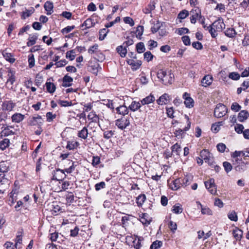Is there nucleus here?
Here are the masks:
<instances>
[{
	"label": "nucleus",
	"instance_id": "0eeeda50",
	"mask_svg": "<svg viewBox=\"0 0 249 249\" xmlns=\"http://www.w3.org/2000/svg\"><path fill=\"white\" fill-rule=\"evenodd\" d=\"M16 107V103L12 100H4L1 104V109L3 112H11Z\"/></svg>",
	"mask_w": 249,
	"mask_h": 249
},
{
	"label": "nucleus",
	"instance_id": "72a5a7b5",
	"mask_svg": "<svg viewBox=\"0 0 249 249\" xmlns=\"http://www.w3.org/2000/svg\"><path fill=\"white\" fill-rule=\"evenodd\" d=\"M38 38V35L37 33L33 35H30L28 38V41L26 43L28 47L32 46L36 43V40Z\"/></svg>",
	"mask_w": 249,
	"mask_h": 249
},
{
	"label": "nucleus",
	"instance_id": "c85d7f7f",
	"mask_svg": "<svg viewBox=\"0 0 249 249\" xmlns=\"http://www.w3.org/2000/svg\"><path fill=\"white\" fill-rule=\"evenodd\" d=\"M2 55L5 59L10 63L11 64L14 63L16 59L14 57V55L12 53H7L6 50H3L2 52Z\"/></svg>",
	"mask_w": 249,
	"mask_h": 249
},
{
	"label": "nucleus",
	"instance_id": "9d476101",
	"mask_svg": "<svg viewBox=\"0 0 249 249\" xmlns=\"http://www.w3.org/2000/svg\"><path fill=\"white\" fill-rule=\"evenodd\" d=\"M43 124V120L40 115H37L36 116H32L29 118L27 124L29 126H42Z\"/></svg>",
	"mask_w": 249,
	"mask_h": 249
},
{
	"label": "nucleus",
	"instance_id": "f8f14e48",
	"mask_svg": "<svg viewBox=\"0 0 249 249\" xmlns=\"http://www.w3.org/2000/svg\"><path fill=\"white\" fill-rule=\"evenodd\" d=\"M205 185L208 192L211 194L215 195L217 192L216 186L214 182V179L211 178L205 182Z\"/></svg>",
	"mask_w": 249,
	"mask_h": 249
},
{
	"label": "nucleus",
	"instance_id": "09e8293b",
	"mask_svg": "<svg viewBox=\"0 0 249 249\" xmlns=\"http://www.w3.org/2000/svg\"><path fill=\"white\" fill-rule=\"evenodd\" d=\"M249 164V162L242 161L239 163V165L235 167V169L238 172H243L247 169V165Z\"/></svg>",
	"mask_w": 249,
	"mask_h": 249
},
{
	"label": "nucleus",
	"instance_id": "37998d69",
	"mask_svg": "<svg viewBox=\"0 0 249 249\" xmlns=\"http://www.w3.org/2000/svg\"><path fill=\"white\" fill-rule=\"evenodd\" d=\"M33 160L35 162L36 173H39L42 169L41 165L43 163V158L40 157L36 161L35 160Z\"/></svg>",
	"mask_w": 249,
	"mask_h": 249
},
{
	"label": "nucleus",
	"instance_id": "20e7f679",
	"mask_svg": "<svg viewBox=\"0 0 249 249\" xmlns=\"http://www.w3.org/2000/svg\"><path fill=\"white\" fill-rule=\"evenodd\" d=\"M114 100H110V108L113 112L117 113L118 114L124 116L128 113V108L125 105L116 106L114 105Z\"/></svg>",
	"mask_w": 249,
	"mask_h": 249
},
{
	"label": "nucleus",
	"instance_id": "bb28decb",
	"mask_svg": "<svg viewBox=\"0 0 249 249\" xmlns=\"http://www.w3.org/2000/svg\"><path fill=\"white\" fill-rule=\"evenodd\" d=\"M155 100V98L154 95L150 93V95L141 100V102L142 106L148 105L150 103H154Z\"/></svg>",
	"mask_w": 249,
	"mask_h": 249
},
{
	"label": "nucleus",
	"instance_id": "5701e85b",
	"mask_svg": "<svg viewBox=\"0 0 249 249\" xmlns=\"http://www.w3.org/2000/svg\"><path fill=\"white\" fill-rule=\"evenodd\" d=\"M88 127L84 126L80 130L78 131L77 136L78 138L81 139L86 140L88 138V135H90V134L89 133ZM89 128H91L90 127Z\"/></svg>",
	"mask_w": 249,
	"mask_h": 249
},
{
	"label": "nucleus",
	"instance_id": "3c124183",
	"mask_svg": "<svg viewBox=\"0 0 249 249\" xmlns=\"http://www.w3.org/2000/svg\"><path fill=\"white\" fill-rule=\"evenodd\" d=\"M182 206L179 203H176L175 205H174L173 206L172 210V212L176 213V214H178V213H182Z\"/></svg>",
	"mask_w": 249,
	"mask_h": 249
},
{
	"label": "nucleus",
	"instance_id": "423d86ee",
	"mask_svg": "<svg viewBox=\"0 0 249 249\" xmlns=\"http://www.w3.org/2000/svg\"><path fill=\"white\" fill-rule=\"evenodd\" d=\"M228 112V108L226 106L222 103L217 104L214 109L213 115L217 118H220Z\"/></svg>",
	"mask_w": 249,
	"mask_h": 249
},
{
	"label": "nucleus",
	"instance_id": "e433bc0d",
	"mask_svg": "<svg viewBox=\"0 0 249 249\" xmlns=\"http://www.w3.org/2000/svg\"><path fill=\"white\" fill-rule=\"evenodd\" d=\"M249 112L246 110H242L239 112L237 119L240 122H243L249 117Z\"/></svg>",
	"mask_w": 249,
	"mask_h": 249
},
{
	"label": "nucleus",
	"instance_id": "2f4dec72",
	"mask_svg": "<svg viewBox=\"0 0 249 249\" xmlns=\"http://www.w3.org/2000/svg\"><path fill=\"white\" fill-rule=\"evenodd\" d=\"M23 236V230H21V231H18L17 232V234L16 236V238L14 240L15 242V244L18 247H20L19 246H21L22 244V238Z\"/></svg>",
	"mask_w": 249,
	"mask_h": 249
},
{
	"label": "nucleus",
	"instance_id": "13d9d810",
	"mask_svg": "<svg viewBox=\"0 0 249 249\" xmlns=\"http://www.w3.org/2000/svg\"><path fill=\"white\" fill-rule=\"evenodd\" d=\"M162 23H160L159 21H157L156 23H155L153 26L151 28V32L152 33H157L159 31Z\"/></svg>",
	"mask_w": 249,
	"mask_h": 249
},
{
	"label": "nucleus",
	"instance_id": "a878e982",
	"mask_svg": "<svg viewBox=\"0 0 249 249\" xmlns=\"http://www.w3.org/2000/svg\"><path fill=\"white\" fill-rule=\"evenodd\" d=\"M197 206H200L201 212L203 215H213V211L207 206H204L199 201H196Z\"/></svg>",
	"mask_w": 249,
	"mask_h": 249
},
{
	"label": "nucleus",
	"instance_id": "b1692460",
	"mask_svg": "<svg viewBox=\"0 0 249 249\" xmlns=\"http://www.w3.org/2000/svg\"><path fill=\"white\" fill-rule=\"evenodd\" d=\"M62 86L63 87H69L72 85L73 78L68 74H66L62 79Z\"/></svg>",
	"mask_w": 249,
	"mask_h": 249
},
{
	"label": "nucleus",
	"instance_id": "4c0bfd02",
	"mask_svg": "<svg viewBox=\"0 0 249 249\" xmlns=\"http://www.w3.org/2000/svg\"><path fill=\"white\" fill-rule=\"evenodd\" d=\"M171 150H172L173 155L174 154H175L176 156H179L182 148L179 143L176 142V144L171 146Z\"/></svg>",
	"mask_w": 249,
	"mask_h": 249
},
{
	"label": "nucleus",
	"instance_id": "ea45409f",
	"mask_svg": "<svg viewBox=\"0 0 249 249\" xmlns=\"http://www.w3.org/2000/svg\"><path fill=\"white\" fill-rule=\"evenodd\" d=\"M139 217L143 225H148L151 222L150 220L148 219V214L147 213H142L139 214Z\"/></svg>",
	"mask_w": 249,
	"mask_h": 249
},
{
	"label": "nucleus",
	"instance_id": "8fccbe9b",
	"mask_svg": "<svg viewBox=\"0 0 249 249\" xmlns=\"http://www.w3.org/2000/svg\"><path fill=\"white\" fill-rule=\"evenodd\" d=\"M47 90L50 93L54 92L56 89V87L54 84L50 82H47L45 84Z\"/></svg>",
	"mask_w": 249,
	"mask_h": 249
},
{
	"label": "nucleus",
	"instance_id": "58836bf2",
	"mask_svg": "<svg viewBox=\"0 0 249 249\" xmlns=\"http://www.w3.org/2000/svg\"><path fill=\"white\" fill-rule=\"evenodd\" d=\"M65 198L66 200L67 204L71 205L72 203L75 201V196L72 192H67L65 195Z\"/></svg>",
	"mask_w": 249,
	"mask_h": 249
},
{
	"label": "nucleus",
	"instance_id": "bf43d9fd",
	"mask_svg": "<svg viewBox=\"0 0 249 249\" xmlns=\"http://www.w3.org/2000/svg\"><path fill=\"white\" fill-rule=\"evenodd\" d=\"M163 245V242L160 240H156L152 243L150 249H159Z\"/></svg>",
	"mask_w": 249,
	"mask_h": 249
},
{
	"label": "nucleus",
	"instance_id": "9b49d317",
	"mask_svg": "<svg viewBox=\"0 0 249 249\" xmlns=\"http://www.w3.org/2000/svg\"><path fill=\"white\" fill-rule=\"evenodd\" d=\"M201 9L198 6H195L191 11L190 21L191 23L195 24L201 16Z\"/></svg>",
	"mask_w": 249,
	"mask_h": 249
},
{
	"label": "nucleus",
	"instance_id": "49530a36",
	"mask_svg": "<svg viewBox=\"0 0 249 249\" xmlns=\"http://www.w3.org/2000/svg\"><path fill=\"white\" fill-rule=\"evenodd\" d=\"M145 200V195H144V194H141L136 197V201L137 206L139 207H142Z\"/></svg>",
	"mask_w": 249,
	"mask_h": 249
},
{
	"label": "nucleus",
	"instance_id": "f03ea898",
	"mask_svg": "<svg viewBox=\"0 0 249 249\" xmlns=\"http://www.w3.org/2000/svg\"><path fill=\"white\" fill-rule=\"evenodd\" d=\"M125 240L128 245L133 247L135 249H140L142 247V242L144 238L142 236L133 235L126 236Z\"/></svg>",
	"mask_w": 249,
	"mask_h": 249
},
{
	"label": "nucleus",
	"instance_id": "2eb2a0df",
	"mask_svg": "<svg viewBox=\"0 0 249 249\" xmlns=\"http://www.w3.org/2000/svg\"><path fill=\"white\" fill-rule=\"evenodd\" d=\"M185 118L187 120V125L185 126L183 129L179 128L176 130L174 133L176 137L179 136L182 138L183 133L187 131V130H188L191 128V122L190 121L189 117L188 115H185Z\"/></svg>",
	"mask_w": 249,
	"mask_h": 249
},
{
	"label": "nucleus",
	"instance_id": "de8ad7c7",
	"mask_svg": "<svg viewBox=\"0 0 249 249\" xmlns=\"http://www.w3.org/2000/svg\"><path fill=\"white\" fill-rule=\"evenodd\" d=\"M117 52L123 58H124V57L126 56V54L127 52L126 48L125 45H124V46L120 45L117 47Z\"/></svg>",
	"mask_w": 249,
	"mask_h": 249
},
{
	"label": "nucleus",
	"instance_id": "a19ab883",
	"mask_svg": "<svg viewBox=\"0 0 249 249\" xmlns=\"http://www.w3.org/2000/svg\"><path fill=\"white\" fill-rule=\"evenodd\" d=\"M155 8V3L154 1H150L149 3L144 9L142 11L145 14L151 13L152 10Z\"/></svg>",
	"mask_w": 249,
	"mask_h": 249
},
{
	"label": "nucleus",
	"instance_id": "6e6d98bb",
	"mask_svg": "<svg viewBox=\"0 0 249 249\" xmlns=\"http://www.w3.org/2000/svg\"><path fill=\"white\" fill-rule=\"evenodd\" d=\"M3 246L6 249H20L22 248L21 247H18L15 244H14L13 242L10 241L6 242Z\"/></svg>",
	"mask_w": 249,
	"mask_h": 249
},
{
	"label": "nucleus",
	"instance_id": "338daca9",
	"mask_svg": "<svg viewBox=\"0 0 249 249\" xmlns=\"http://www.w3.org/2000/svg\"><path fill=\"white\" fill-rule=\"evenodd\" d=\"M28 62L29 63L28 66L30 68H32L35 66V59L33 54L31 53L28 55Z\"/></svg>",
	"mask_w": 249,
	"mask_h": 249
},
{
	"label": "nucleus",
	"instance_id": "f257e3e1",
	"mask_svg": "<svg viewBox=\"0 0 249 249\" xmlns=\"http://www.w3.org/2000/svg\"><path fill=\"white\" fill-rule=\"evenodd\" d=\"M77 165V164L76 162L72 161L71 165L69 168L64 169L55 168V170L52 172L51 180L58 181L60 183L61 181L65 178H69L68 174L72 173L75 170Z\"/></svg>",
	"mask_w": 249,
	"mask_h": 249
},
{
	"label": "nucleus",
	"instance_id": "7c9ffc66",
	"mask_svg": "<svg viewBox=\"0 0 249 249\" xmlns=\"http://www.w3.org/2000/svg\"><path fill=\"white\" fill-rule=\"evenodd\" d=\"M105 28H103L100 30L99 32V39L100 40H103L104 39L105 37L107 36V34L109 32L108 28L109 27V23L105 24Z\"/></svg>",
	"mask_w": 249,
	"mask_h": 249
},
{
	"label": "nucleus",
	"instance_id": "603ef678",
	"mask_svg": "<svg viewBox=\"0 0 249 249\" xmlns=\"http://www.w3.org/2000/svg\"><path fill=\"white\" fill-rule=\"evenodd\" d=\"M10 140L8 138H5L0 141V149L2 150H5L10 145Z\"/></svg>",
	"mask_w": 249,
	"mask_h": 249
},
{
	"label": "nucleus",
	"instance_id": "5fc2aeb1",
	"mask_svg": "<svg viewBox=\"0 0 249 249\" xmlns=\"http://www.w3.org/2000/svg\"><path fill=\"white\" fill-rule=\"evenodd\" d=\"M9 170V167L7 163L4 161L0 162V174H4L7 172Z\"/></svg>",
	"mask_w": 249,
	"mask_h": 249
},
{
	"label": "nucleus",
	"instance_id": "4be33fe9",
	"mask_svg": "<svg viewBox=\"0 0 249 249\" xmlns=\"http://www.w3.org/2000/svg\"><path fill=\"white\" fill-rule=\"evenodd\" d=\"M243 230L237 226L234 227L232 231V234L236 241H240L243 238Z\"/></svg>",
	"mask_w": 249,
	"mask_h": 249
},
{
	"label": "nucleus",
	"instance_id": "412c9836",
	"mask_svg": "<svg viewBox=\"0 0 249 249\" xmlns=\"http://www.w3.org/2000/svg\"><path fill=\"white\" fill-rule=\"evenodd\" d=\"M171 100V96L169 95L168 93H165L160 96L159 99H157V103L159 105H167L170 102Z\"/></svg>",
	"mask_w": 249,
	"mask_h": 249
},
{
	"label": "nucleus",
	"instance_id": "393cba45",
	"mask_svg": "<svg viewBox=\"0 0 249 249\" xmlns=\"http://www.w3.org/2000/svg\"><path fill=\"white\" fill-rule=\"evenodd\" d=\"M25 118V115L20 113H15L11 116V120L14 123H20Z\"/></svg>",
	"mask_w": 249,
	"mask_h": 249
},
{
	"label": "nucleus",
	"instance_id": "680f3d73",
	"mask_svg": "<svg viewBox=\"0 0 249 249\" xmlns=\"http://www.w3.org/2000/svg\"><path fill=\"white\" fill-rule=\"evenodd\" d=\"M57 103L61 107H68L72 106L73 105L71 101H68L66 100H57Z\"/></svg>",
	"mask_w": 249,
	"mask_h": 249
},
{
	"label": "nucleus",
	"instance_id": "7ed1b4c3",
	"mask_svg": "<svg viewBox=\"0 0 249 249\" xmlns=\"http://www.w3.org/2000/svg\"><path fill=\"white\" fill-rule=\"evenodd\" d=\"M172 75H173L171 73L167 74L166 70L163 69H160L157 73L158 78L165 85H168V84L170 85L172 83Z\"/></svg>",
	"mask_w": 249,
	"mask_h": 249
},
{
	"label": "nucleus",
	"instance_id": "a211bd4d",
	"mask_svg": "<svg viewBox=\"0 0 249 249\" xmlns=\"http://www.w3.org/2000/svg\"><path fill=\"white\" fill-rule=\"evenodd\" d=\"M96 17H91L87 18L84 22L82 23V26H85L83 30H87L92 27H94L96 23H97Z\"/></svg>",
	"mask_w": 249,
	"mask_h": 249
},
{
	"label": "nucleus",
	"instance_id": "0e129e2a",
	"mask_svg": "<svg viewBox=\"0 0 249 249\" xmlns=\"http://www.w3.org/2000/svg\"><path fill=\"white\" fill-rule=\"evenodd\" d=\"M75 55V50L73 49L68 51L66 53V57L69 59L70 60L72 61L74 59Z\"/></svg>",
	"mask_w": 249,
	"mask_h": 249
},
{
	"label": "nucleus",
	"instance_id": "f704fd0d",
	"mask_svg": "<svg viewBox=\"0 0 249 249\" xmlns=\"http://www.w3.org/2000/svg\"><path fill=\"white\" fill-rule=\"evenodd\" d=\"M142 106V105L141 102H137L135 101V100H134L129 106L128 109L131 110L132 112H135L137 111V110L139 109Z\"/></svg>",
	"mask_w": 249,
	"mask_h": 249
},
{
	"label": "nucleus",
	"instance_id": "a18cd8bd",
	"mask_svg": "<svg viewBox=\"0 0 249 249\" xmlns=\"http://www.w3.org/2000/svg\"><path fill=\"white\" fill-rule=\"evenodd\" d=\"M79 145L78 142L72 141H67V144L66 145V148L69 150H72L76 148Z\"/></svg>",
	"mask_w": 249,
	"mask_h": 249
},
{
	"label": "nucleus",
	"instance_id": "774afa93",
	"mask_svg": "<svg viewBox=\"0 0 249 249\" xmlns=\"http://www.w3.org/2000/svg\"><path fill=\"white\" fill-rule=\"evenodd\" d=\"M145 50V46L143 42H140L136 44V51L138 53H142Z\"/></svg>",
	"mask_w": 249,
	"mask_h": 249
},
{
	"label": "nucleus",
	"instance_id": "aec40b11",
	"mask_svg": "<svg viewBox=\"0 0 249 249\" xmlns=\"http://www.w3.org/2000/svg\"><path fill=\"white\" fill-rule=\"evenodd\" d=\"M168 184L171 190H177L181 187L180 178L172 180L171 181H168Z\"/></svg>",
	"mask_w": 249,
	"mask_h": 249
},
{
	"label": "nucleus",
	"instance_id": "cd10ccee",
	"mask_svg": "<svg viewBox=\"0 0 249 249\" xmlns=\"http://www.w3.org/2000/svg\"><path fill=\"white\" fill-rule=\"evenodd\" d=\"M213 80V77L211 75H206L201 80L202 86L207 87L211 85Z\"/></svg>",
	"mask_w": 249,
	"mask_h": 249
},
{
	"label": "nucleus",
	"instance_id": "dca6fc26",
	"mask_svg": "<svg viewBox=\"0 0 249 249\" xmlns=\"http://www.w3.org/2000/svg\"><path fill=\"white\" fill-rule=\"evenodd\" d=\"M13 128L14 127L12 126L4 124L1 127V131L0 132V138L2 139L3 137L14 135L15 132L13 130H11V128Z\"/></svg>",
	"mask_w": 249,
	"mask_h": 249
},
{
	"label": "nucleus",
	"instance_id": "c03bdc74",
	"mask_svg": "<svg viewBox=\"0 0 249 249\" xmlns=\"http://www.w3.org/2000/svg\"><path fill=\"white\" fill-rule=\"evenodd\" d=\"M224 123V122H218L213 124L211 126V130L214 133H217L219 131L220 126L223 125Z\"/></svg>",
	"mask_w": 249,
	"mask_h": 249
},
{
	"label": "nucleus",
	"instance_id": "39448f33",
	"mask_svg": "<svg viewBox=\"0 0 249 249\" xmlns=\"http://www.w3.org/2000/svg\"><path fill=\"white\" fill-rule=\"evenodd\" d=\"M88 119L90 122L87 125V127H90L91 128L93 127H97V126H101V124L99 122V116L96 114L95 112L91 111L89 112L88 115Z\"/></svg>",
	"mask_w": 249,
	"mask_h": 249
},
{
	"label": "nucleus",
	"instance_id": "052dcab7",
	"mask_svg": "<svg viewBox=\"0 0 249 249\" xmlns=\"http://www.w3.org/2000/svg\"><path fill=\"white\" fill-rule=\"evenodd\" d=\"M228 217L232 221L237 222L238 220L237 213L234 211V210L229 213Z\"/></svg>",
	"mask_w": 249,
	"mask_h": 249
},
{
	"label": "nucleus",
	"instance_id": "c756f323",
	"mask_svg": "<svg viewBox=\"0 0 249 249\" xmlns=\"http://www.w3.org/2000/svg\"><path fill=\"white\" fill-rule=\"evenodd\" d=\"M44 8L46 11L47 15H51L53 12V2L48 0L45 2L44 4Z\"/></svg>",
	"mask_w": 249,
	"mask_h": 249
},
{
	"label": "nucleus",
	"instance_id": "f3484780",
	"mask_svg": "<svg viewBox=\"0 0 249 249\" xmlns=\"http://www.w3.org/2000/svg\"><path fill=\"white\" fill-rule=\"evenodd\" d=\"M182 98L184 100V103L187 108H191L194 107V100L191 97L190 93L184 92Z\"/></svg>",
	"mask_w": 249,
	"mask_h": 249
},
{
	"label": "nucleus",
	"instance_id": "e2e57ef3",
	"mask_svg": "<svg viewBox=\"0 0 249 249\" xmlns=\"http://www.w3.org/2000/svg\"><path fill=\"white\" fill-rule=\"evenodd\" d=\"M189 15L188 11L186 9L182 10L181 11L179 12L178 15V18L180 19H183L187 18Z\"/></svg>",
	"mask_w": 249,
	"mask_h": 249
},
{
	"label": "nucleus",
	"instance_id": "864d4df0",
	"mask_svg": "<svg viewBox=\"0 0 249 249\" xmlns=\"http://www.w3.org/2000/svg\"><path fill=\"white\" fill-rule=\"evenodd\" d=\"M210 155H211V153L208 149H204L200 152V156L205 162Z\"/></svg>",
	"mask_w": 249,
	"mask_h": 249
},
{
	"label": "nucleus",
	"instance_id": "ddd939ff",
	"mask_svg": "<svg viewBox=\"0 0 249 249\" xmlns=\"http://www.w3.org/2000/svg\"><path fill=\"white\" fill-rule=\"evenodd\" d=\"M70 178V177H69ZM76 181V178L73 177L71 178H65L62 180L61 188L63 190L66 191L69 189H71L73 186L74 182Z\"/></svg>",
	"mask_w": 249,
	"mask_h": 249
},
{
	"label": "nucleus",
	"instance_id": "79ce46f5",
	"mask_svg": "<svg viewBox=\"0 0 249 249\" xmlns=\"http://www.w3.org/2000/svg\"><path fill=\"white\" fill-rule=\"evenodd\" d=\"M224 34L229 38H234L237 33L233 28H228L225 31Z\"/></svg>",
	"mask_w": 249,
	"mask_h": 249
},
{
	"label": "nucleus",
	"instance_id": "c9c22d12",
	"mask_svg": "<svg viewBox=\"0 0 249 249\" xmlns=\"http://www.w3.org/2000/svg\"><path fill=\"white\" fill-rule=\"evenodd\" d=\"M181 187H185L190 184L192 180V177L189 176H185L180 177Z\"/></svg>",
	"mask_w": 249,
	"mask_h": 249
},
{
	"label": "nucleus",
	"instance_id": "6e6552de",
	"mask_svg": "<svg viewBox=\"0 0 249 249\" xmlns=\"http://www.w3.org/2000/svg\"><path fill=\"white\" fill-rule=\"evenodd\" d=\"M212 27L214 34H216V32H221L223 29L225 28V24L223 18H219L214 21L212 23Z\"/></svg>",
	"mask_w": 249,
	"mask_h": 249
},
{
	"label": "nucleus",
	"instance_id": "6ab92c4d",
	"mask_svg": "<svg viewBox=\"0 0 249 249\" xmlns=\"http://www.w3.org/2000/svg\"><path fill=\"white\" fill-rule=\"evenodd\" d=\"M126 61L127 64L131 66V69L133 71L138 70L142 65V62L141 60H136V61H135V60L133 59H127Z\"/></svg>",
	"mask_w": 249,
	"mask_h": 249
},
{
	"label": "nucleus",
	"instance_id": "69168bd1",
	"mask_svg": "<svg viewBox=\"0 0 249 249\" xmlns=\"http://www.w3.org/2000/svg\"><path fill=\"white\" fill-rule=\"evenodd\" d=\"M100 51L98 50V45L97 44H95L93 45L90 46L88 49V53L89 54H94L96 55L97 52Z\"/></svg>",
	"mask_w": 249,
	"mask_h": 249
},
{
	"label": "nucleus",
	"instance_id": "4468645a",
	"mask_svg": "<svg viewBox=\"0 0 249 249\" xmlns=\"http://www.w3.org/2000/svg\"><path fill=\"white\" fill-rule=\"evenodd\" d=\"M115 125L117 127L123 130L130 125L129 118H125L122 117L121 118L118 119L115 121Z\"/></svg>",
	"mask_w": 249,
	"mask_h": 249
},
{
	"label": "nucleus",
	"instance_id": "473e14b6",
	"mask_svg": "<svg viewBox=\"0 0 249 249\" xmlns=\"http://www.w3.org/2000/svg\"><path fill=\"white\" fill-rule=\"evenodd\" d=\"M35 9L31 7L29 9H26L25 11L20 13V17L22 19H25L30 17L35 12Z\"/></svg>",
	"mask_w": 249,
	"mask_h": 249
},
{
	"label": "nucleus",
	"instance_id": "1a4fd4ad",
	"mask_svg": "<svg viewBox=\"0 0 249 249\" xmlns=\"http://www.w3.org/2000/svg\"><path fill=\"white\" fill-rule=\"evenodd\" d=\"M7 79L6 82V85L10 87L11 89H13V84L16 81V72L11 68L7 69Z\"/></svg>",
	"mask_w": 249,
	"mask_h": 249
},
{
	"label": "nucleus",
	"instance_id": "4d7b16f0",
	"mask_svg": "<svg viewBox=\"0 0 249 249\" xmlns=\"http://www.w3.org/2000/svg\"><path fill=\"white\" fill-rule=\"evenodd\" d=\"M9 180L5 177L4 174H0V188L4 185H9Z\"/></svg>",
	"mask_w": 249,
	"mask_h": 249
}]
</instances>
